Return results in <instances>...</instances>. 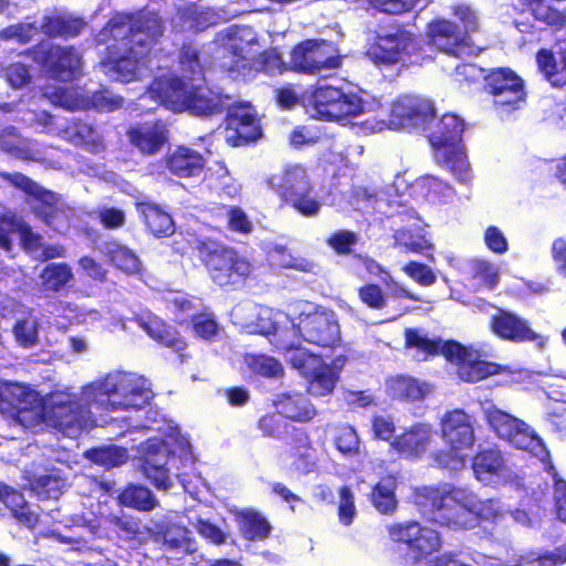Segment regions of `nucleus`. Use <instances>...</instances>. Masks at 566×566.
I'll return each mask as SVG.
<instances>
[{
	"label": "nucleus",
	"instance_id": "nucleus-51",
	"mask_svg": "<svg viewBox=\"0 0 566 566\" xmlns=\"http://www.w3.org/2000/svg\"><path fill=\"white\" fill-rule=\"evenodd\" d=\"M189 327L195 337L209 343L214 342L221 331L217 316L208 310L193 313L189 318Z\"/></svg>",
	"mask_w": 566,
	"mask_h": 566
},
{
	"label": "nucleus",
	"instance_id": "nucleus-3",
	"mask_svg": "<svg viewBox=\"0 0 566 566\" xmlns=\"http://www.w3.org/2000/svg\"><path fill=\"white\" fill-rule=\"evenodd\" d=\"M460 24L446 18H434L427 23V43L437 52L452 57L471 54L473 41L471 34L479 31L475 12L465 4L453 8Z\"/></svg>",
	"mask_w": 566,
	"mask_h": 566
},
{
	"label": "nucleus",
	"instance_id": "nucleus-39",
	"mask_svg": "<svg viewBox=\"0 0 566 566\" xmlns=\"http://www.w3.org/2000/svg\"><path fill=\"white\" fill-rule=\"evenodd\" d=\"M471 468L479 481H486L505 471V460L496 447L479 449L471 459Z\"/></svg>",
	"mask_w": 566,
	"mask_h": 566
},
{
	"label": "nucleus",
	"instance_id": "nucleus-37",
	"mask_svg": "<svg viewBox=\"0 0 566 566\" xmlns=\"http://www.w3.org/2000/svg\"><path fill=\"white\" fill-rule=\"evenodd\" d=\"M235 522L241 537L250 542L265 541L273 530L268 518L253 509L238 511Z\"/></svg>",
	"mask_w": 566,
	"mask_h": 566
},
{
	"label": "nucleus",
	"instance_id": "nucleus-1",
	"mask_svg": "<svg viewBox=\"0 0 566 566\" xmlns=\"http://www.w3.org/2000/svg\"><path fill=\"white\" fill-rule=\"evenodd\" d=\"M164 34L165 20L157 11L140 9L112 15L98 39L105 44L101 61L105 74L122 83L139 80Z\"/></svg>",
	"mask_w": 566,
	"mask_h": 566
},
{
	"label": "nucleus",
	"instance_id": "nucleus-23",
	"mask_svg": "<svg viewBox=\"0 0 566 566\" xmlns=\"http://www.w3.org/2000/svg\"><path fill=\"white\" fill-rule=\"evenodd\" d=\"M431 442V426L424 422H417L396 436L390 442V448L395 450L400 458L418 460L429 450Z\"/></svg>",
	"mask_w": 566,
	"mask_h": 566
},
{
	"label": "nucleus",
	"instance_id": "nucleus-42",
	"mask_svg": "<svg viewBox=\"0 0 566 566\" xmlns=\"http://www.w3.org/2000/svg\"><path fill=\"white\" fill-rule=\"evenodd\" d=\"M29 389L14 381L0 380V413L18 417L27 409Z\"/></svg>",
	"mask_w": 566,
	"mask_h": 566
},
{
	"label": "nucleus",
	"instance_id": "nucleus-22",
	"mask_svg": "<svg viewBox=\"0 0 566 566\" xmlns=\"http://www.w3.org/2000/svg\"><path fill=\"white\" fill-rule=\"evenodd\" d=\"M31 199V212L44 226L57 230L69 224L70 208L62 202L60 195L42 187Z\"/></svg>",
	"mask_w": 566,
	"mask_h": 566
},
{
	"label": "nucleus",
	"instance_id": "nucleus-9",
	"mask_svg": "<svg viewBox=\"0 0 566 566\" xmlns=\"http://www.w3.org/2000/svg\"><path fill=\"white\" fill-rule=\"evenodd\" d=\"M386 531L390 543L403 548L405 558L413 564L439 552L442 545L441 534L437 530L416 520L390 523Z\"/></svg>",
	"mask_w": 566,
	"mask_h": 566
},
{
	"label": "nucleus",
	"instance_id": "nucleus-61",
	"mask_svg": "<svg viewBox=\"0 0 566 566\" xmlns=\"http://www.w3.org/2000/svg\"><path fill=\"white\" fill-rule=\"evenodd\" d=\"M247 364L253 373L268 378L280 377L284 373L277 359L264 354L249 355Z\"/></svg>",
	"mask_w": 566,
	"mask_h": 566
},
{
	"label": "nucleus",
	"instance_id": "nucleus-62",
	"mask_svg": "<svg viewBox=\"0 0 566 566\" xmlns=\"http://www.w3.org/2000/svg\"><path fill=\"white\" fill-rule=\"evenodd\" d=\"M357 243L358 234L348 229L336 230L326 239V244L338 255H349Z\"/></svg>",
	"mask_w": 566,
	"mask_h": 566
},
{
	"label": "nucleus",
	"instance_id": "nucleus-36",
	"mask_svg": "<svg viewBox=\"0 0 566 566\" xmlns=\"http://www.w3.org/2000/svg\"><path fill=\"white\" fill-rule=\"evenodd\" d=\"M146 229L156 238H167L175 233L172 217L159 205L150 201L135 203Z\"/></svg>",
	"mask_w": 566,
	"mask_h": 566
},
{
	"label": "nucleus",
	"instance_id": "nucleus-12",
	"mask_svg": "<svg viewBox=\"0 0 566 566\" xmlns=\"http://www.w3.org/2000/svg\"><path fill=\"white\" fill-rule=\"evenodd\" d=\"M245 30L231 25L220 31L216 39L212 63L221 73L232 80L247 78L251 75L250 57L243 54V32Z\"/></svg>",
	"mask_w": 566,
	"mask_h": 566
},
{
	"label": "nucleus",
	"instance_id": "nucleus-27",
	"mask_svg": "<svg viewBox=\"0 0 566 566\" xmlns=\"http://www.w3.org/2000/svg\"><path fill=\"white\" fill-rule=\"evenodd\" d=\"M403 346L415 352L419 361H427L436 356H447L452 346L453 339H443L440 336L429 337L419 328L408 327L403 331Z\"/></svg>",
	"mask_w": 566,
	"mask_h": 566
},
{
	"label": "nucleus",
	"instance_id": "nucleus-25",
	"mask_svg": "<svg viewBox=\"0 0 566 566\" xmlns=\"http://www.w3.org/2000/svg\"><path fill=\"white\" fill-rule=\"evenodd\" d=\"M164 168L177 178H197L206 167L203 155L189 146L178 145L167 153L163 159Z\"/></svg>",
	"mask_w": 566,
	"mask_h": 566
},
{
	"label": "nucleus",
	"instance_id": "nucleus-5",
	"mask_svg": "<svg viewBox=\"0 0 566 566\" xmlns=\"http://www.w3.org/2000/svg\"><path fill=\"white\" fill-rule=\"evenodd\" d=\"M440 434L447 449L432 453L434 464L440 469L449 470L463 468L465 455L462 451L471 449L476 439L471 416L463 409L444 412L440 421Z\"/></svg>",
	"mask_w": 566,
	"mask_h": 566
},
{
	"label": "nucleus",
	"instance_id": "nucleus-63",
	"mask_svg": "<svg viewBox=\"0 0 566 566\" xmlns=\"http://www.w3.org/2000/svg\"><path fill=\"white\" fill-rule=\"evenodd\" d=\"M31 489L40 500L57 499L62 494V481L59 476L45 474L33 479Z\"/></svg>",
	"mask_w": 566,
	"mask_h": 566
},
{
	"label": "nucleus",
	"instance_id": "nucleus-49",
	"mask_svg": "<svg viewBox=\"0 0 566 566\" xmlns=\"http://www.w3.org/2000/svg\"><path fill=\"white\" fill-rule=\"evenodd\" d=\"M122 506L138 511H150L156 507L157 500L153 492L142 484H128L117 496Z\"/></svg>",
	"mask_w": 566,
	"mask_h": 566
},
{
	"label": "nucleus",
	"instance_id": "nucleus-14",
	"mask_svg": "<svg viewBox=\"0 0 566 566\" xmlns=\"http://www.w3.org/2000/svg\"><path fill=\"white\" fill-rule=\"evenodd\" d=\"M446 361L454 366L459 379L468 384L484 380L500 374L503 369L500 364L488 360L480 349L455 339L452 342Z\"/></svg>",
	"mask_w": 566,
	"mask_h": 566
},
{
	"label": "nucleus",
	"instance_id": "nucleus-20",
	"mask_svg": "<svg viewBox=\"0 0 566 566\" xmlns=\"http://www.w3.org/2000/svg\"><path fill=\"white\" fill-rule=\"evenodd\" d=\"M227 129L231 135L227 142L232 147H244L258 142L263 129L256 112L249 105H237L229 108L226 115Z\"/></svg>",
	"mask_w": 566,
	"mask_h": 566
},
{
	"label": "nucleus",
	"instance_id": "nucleus-59",
	"mask_svg": "<svg viewBox=\"0 0 566 566\" xmlns=\"http://www.w3.org/2000/svg\"><path fill=\"white\" fill-rule=\"evenodd\" d=\"M467 274L471 280H478L482 285L492 290L497 285L499 273L494 266L485 260L473 259L467 263Z\"/></svg>",
	"mask_w": 566,
	"mask_h": 566
},
{
	"label": "nucleus",
	"instance_id": "nucleus-43",
	"mask_svg": "<svg viewBox=\"0 0 566 566\" xmlns=\"http://www.w3.org/2000/svg\"><path fill=\"white\" fill-rule=\"evenodd\" d=\"M396 488V479L392 475H385L373 485L369 500L380 514L391 515L397 510Z\"/></svg>",
	"mask_w": 566,
	"mask_h": 566
},
{
	"label": "nucleus",
	"instance_id": "nucleus-40",
	"mask_svg": "<svg viewBox=\"0 0 566 566\" xmlns=\"http://www.w3.org/2000/svg\"><path fill=\"white\" fill-rule=\"evenodd\" d=\"M386 390L391 399L417 401L424 398L427 385L409 375H395L386 379Z\"/></svg>",
	"mask_w": 566,
	"mask_h": 566
},
{
	"label": "nucleus",
	"instance_id": "nucleus-52",
	"mask_svg": "<svg viewBox=\"0 0 566 566\" xmlns=\"http://www.w3.org/2000/svg\"><path fill=\"white\" fill-rule=\"evenodd\" d=\"M474 514L478 517V525L483 522H490L494 525L491 535L502 534L505 528L504 522L509 518L507 512L501 509L499 502L493 499L474 503Z\"/></svg>",
	"mask_w": 566,
	"mask_h": 566
},
{
	"label": "nucleus",
	"instance_id": "nucleus-35",
	"mask_svg": "<svg viewBox=\"0 0 566 566\" xmlns=\"http://www.w3.org/2000/svg\"><path fill=\"white\" fill-rule=\"evenodd\" d=\"M85 27L83 18L59 13L44 15L40 30L49 39L69 40L78 36Z\"/></svg>",
	"mask_w": 566,
	"mask_h": 566
},
{
	"label": "nucleus",
	"instance_id": "nucleus-24",
	"mask_svg": "<svg viewBox=\"0 0 566 566\" xmlns=\"http://www.w3.org/2000/svg\"><path fill=\"white\" fill-rule=\"evenodd\" d=\"M484 420L490 429L503 440L518 444L530 436V427L522 419L502 410L494 403L483 408Z\"/></svg>",
	"mask_w": 566,
	"mask_h": 566
},
{
	"label": "nucleus",
	"instance_id": "nucleus-47",
	"mask_svg": "<svg viewBox=\"0 0 566 566\" xmlns=\"http://www.w3.org/2000/svg\"><path fill=\"white\" fill-rule=\"evenodd\" d=\"M163 546L166 551H171L181 555L192 554L195 548L190 531L180 524H168L161 531Z\"/></svg>",
	"mask_w": 566,
	"mask_h": 566
},
{
	"label": "nucleus",
	"instance_id": "nucleus-45",
	"mask_svg": "<svg viewBox=\"0 0 566 566\" xmlns=\"http://www.w3.org/2000/svg\"><path fill=\"white\" fill-rule=\"evenodd\" d=\"M40 280L43 291L59 293L74 280V274L70 264L52 262L42 269Z\"/></svg>",
	"mask_w": 566,
	"mask_h": 566
},
{
	"label": "nucleus",
	"instance_id": "nucleus-64",
	"mask_svg": "<svg viewBox=\"0 0 566 566\" xmlns=\"http://www.w3.org/2000/svg\"><path fill=\"white\" fill-rule=\"evenodd\" d=\"M256 428L263 437L281 440L289 432V424L285 423L279 413L270 412L261 416Z\"/></svg>",
	"mask_w": 566,
	"mask_h": 566
},
{
	"label": "nucleus",
	"instance_id": "nucleus-60",
	"mask_svg": "<svg viewBox=\"0 0 566 566\" xmlns=\"http://www.w3.org/2000/svg\"><path fill=\"white\" fill-rule=\"evenodd\" d=\"M423 197L430 202H443L452 195V187L431 175L423 176L419 181Z\"/></svg>",
	"mask_w": 566,
	"mask_h": 566
},
{
	"label": "nucleus",
	"instance_id": "nucleus-58",
	"mask_svg": "<svg viewBox=\"0 0 566 566\" xmlns=\"http://www.w3.org/2000/svg\"><path fill=\"white\" fill-rule=\"evenodd\" d=\"M536 63L538 71L554 86H563L566 84V76L560 74L559 62H557L552 50L542 48L536 53Z\"/></svg>",
	"mask_w": 566,
	"mask_h": 566
},
{
	"label": "nucleus",
	"instance_id": "nucleus-34",
	"mask_svg": "<svg viewBox=\"0 0 566 566\" xmlns=\"http://www.w3.org/2000/svg\"><path fill=\"white\" fill-rule=\"evenodd\" d=\"M62 132L64 138L74 146L94 154L104 149V139L97 126L85 119L75 118L70 120Z\"/></svg>",
	"mask_w": 566,
	"mask_h": 566
},
{
	"label": "nucleus",
	"instance_id": "nucleus-26",
	"mask_svg": "<svg viewBox=\"0 0 566 566\" xmlns=\"http://www.w3.org/2000/svg\"><path fill=\"white\" fill-rule=\"evenodd\" d=\"M136 322L150 338L175 352L180 363L190 358V355L186 353L187 342L175 327L154 315L147 318L138 317Z\"/></svg>",
	"mask_w": 566,
	"mask_h": 566
},
{
	"label": "nucleus",
	"instance_id": "nucleus-7",
	"mask_svg": "<svg viewBox=\"0 0 566 566\" xmlns=\"http://www.w3.org/2000/svg\"><path fill=\"white\" fill-rule=\"evenodd\" d=\"M421 49L418 35L400 22H391L378 27L367 54L376 65L389 66L419 53Z\"/></svg>",
	"mask_w": 566,
	"mask_h": 566
},
{
	"label": "nucleus",
	"instance_id": "nucleus-50",
	"mask_svg": "<svg viewBox=\"0 0 566 566\" xmlns=\"http://www.w3.org/2000/svg\"><path fill=\"white\" fill-rule=\"evenodd\" d=\"M106 256L109 263L126 275H139L143 273V263L138 255L129 248L114 244L107 249Z\"/></svg>",
	"mask_w": 566,
	"mask_h": 566
},
{
	"label": "nucleus",
	"instance_id": "nucleus-4",
	"mask_svg": "<svg viewBox=\"0 0 566 566\" xmlns=\"http://www.w3.org/2000/svg\"><path fill=\"white\" fill-rule=\"evenodd\" d=\"M270 188L280 198V207L290 208L305 218L316 217L322 208L307 168L290 164L268 178Z\"/></svg>",
	"mask_w": 566,
	"mask_h": 566
},
{
	"label": "nucleus",
	"instance_id": "nucleus-57",
	"mask_svg": "<svg viewBox=\"0 0 566 566\" xmlns=\"http://www.w3.org/2000/svg\"><path fill=\"white\" fill-rule=\"evenodd\" d=\"M286 352H291L289 357L290 365L298 370L304 377L310 376L322 364V356L313 354L301 346L292 344L284 347Z\"/></svg>",
	"mask_w": 566,
	"mask_h": 566
},
{
	"label": "nucleus",
	"instance_id": "nucleus-32",
	"mask_svg": "<svg viewBox=\"0 0 566 566\" xmlns=\"http://www.w3.org/2000/svg\"><path fill=\"white\" fill-rule=\"evenodd\" d=\"M276 412L292 422L307 423L317 415L315 406L302 392H283L274 400Z\"/></svg>",
	"mask_w": 566,
	"mask_h": 566
},
{
	"label": "nucleus",
	"instance_id": "nucleus-29",
	"mask_svg": "<svg viewBox=\"0 0 566 566\" xmlns=\"http://www.w3.org/2000/svg\"><path fill=\"white\" fill-rule=\"evenodd\" d=\"M459 497L452 502L451 505H447L442 513L433 516L432 520L448 528L458 530H471L478 525V517L474 514V503L470 500L467 492L459 488Z\"/></svg>",
	"mask_w": 566,
	"mask_h": 566
},
{
	"label": "nucleus",
	"instance_id": "nucleus-13",
	"mask_svg": "<svg viewBox=\"0 0 566 566\" xmlns=\"http://www.w3.org/2000/svg\"><path fill=\"white\" fill-rule=\"evenodd\" d=\"M342 61L343 57L332 42L306 39L292 49L290 70L300 74L314 75L324 70L340 67Z\"/></svg>",
	"mask_w": 566,
	"mask_h": 566
},
{
	"label": "nucleus",
	"instance_id": "nucleus-11",
	"mask_svg": "<svg viewBox=\"0 0 566 566\" xmlns=\"http://www.w3.org/2000/svg\"><path fill=\"white\" fill-rule=\"evenodd\" d=\"M25 54L39 64L46 75L59 82H70L82 71V55L73 45L39 42Z\"/></svg>",
	"mask_w": 566,
	"mask_h": 566
},
{
	"label": "nucleus",
	"instance_id": "nucleus-53",
	"mask_svg": "<svg viewBox=\"0 0 566 566\" xmlns=\"http://www.w3.org/2000/svg\"><path fill=\"white\" fill-rule=\"evenodd\" d=\"M250 65L252 69L250 77H254L259 73L282 74L290 70V65L283 61L276 49L263 50L256 56L250 59Z\"/></svg>",
	"mask_w": 566,
	"mask_h": 566
},
{
	"label": "nucleus",
	"instance_id": "nucleus-28",
	"mask_svg": "<svg viewBox=\"0 0 566 566\" xmlns=\"http://www.w3.org/2000/svg\"><path fill=\"white\" fill-rule=\"evenodd\" d=\"M19 233L21 244L27 250L40 247L42 237L34 232L32 227L13 211L0 213V248L7 252L12 250L10 233Z\"/></svg>",
	"mask_w": 566,
	"mask_h": 566
},
{
	"label": "nucleus",
	"instance_id": "nucleus-54",
	"mask_svg": "<svg viewBox=\"0 0 566 566\" xmlns=\"http://www.w3.org/2000/svg\"><path fill=\"white\" fill-rule=\"evenodd\" d=\"M308 379V390L314 396H326L329 395L338 380V371L333 366L322 364L306 377Z\"/></svg>",
	"mask_w": 566,
	"mask_h": 566
},
{
	"label": "nucleus",
	"instance_id": "nucleus-56",
	"mask_svg": "<svg viewBox=\"0 0 566 566\" xmlns=\"http://www.w3.org/2000/svg\"><path fill=\"white\" fill-rule=\"evenodd\" d=\"M334 447L344 457L353 458L360 453V440L356 429L349 423L336 427Z\"/></svg>",
	"mask_w": 566,
	"mask_h": 566
},
{
	"label": "nucleus",
	"instance_id": "nucleus-15",
	"mask_svg": "<svg viewBox=\"0 0 566 566\" xmlns=\"http://www.w3.org/2000/svg\"><path fill=\"white\" fill-rule=\"evenodd\" d=\"M44 415L48 423L56 430L75 433L86 427L90 410L75 395L57 392L50 397Z\"/></svg>",
	"mask_w": 566,
	"mask_h": 566
},
{
	"label": "nucleus",
	"instance_id": "nucleus-6",
	"mask_svg": "<svg viewBox=\"0 0 566 566\" xmlns=\"http://www.w3.org/2000/svg\"><path fill=\"white\" fill-rule=\"evenodd\" d=\"M91 394L95 401L108 403L112 410L143 409L150 402L151 390L145 380L133 374L116 371L107 374L103 379L91 384Z\"/></svg>",
	"mask_w": 566,
	"mask_h": 566
},
{
	"label": "nucleus",
	"instance_id": "nucleus-48",
	"mask_svg": "<svg viewBox=\"0 0 566 566\" xmlns=\"http://www.w3.org/2000/svg\"><path fill=\"white\" fill-rule=\"evenodd\" d=\"M178 64L186 82L203 81L205 67L200 61V51L192 43H182L179 49Z\"/></svg>",
	"mask_w": 566,
	"mask_h": 566
},
{
	"label": "nucleus",
	"instance_id": "nucleus-55",
	"mask_svg": "<svg viewBox=\"0 0 566 566\" xmlns=\"http://www.w3.org/2000/svg\"><path fill=\"white\" fill-rule=\"evenodd\" d=\"M85 458L91 462L111 469L128 461V451L124 447L107 446L88 449Z\"/></svg>",
	"mask_w": 566,
	"mask_h": 566
},
{
	"label": "nucleus",
	"instance_id": "nucleus-46",
	"mask_svg": "<svg viewBox=\"0 0 566 566\" xmlns=\"http://www.w3.org/2000/svg\"><path fill=\"white\" fill-rule=\"evenodd\" d=\"M437 163L448 169L458 179H468L469 163L460 144L433 149Z\"/></svg>",
	"mask_w": 566,
	"mask_h": 566
},
{
	"label": "nucleus",
	"instance_id": "nucleus-18",
	"mask_svg": "<svg viewBox=\"0 0 566 566\" xmlns=\"http://www.w3.org/2000/svg\"><path fill=\"white\" fill-rule=\"evenodd\" d=\"M166 98L171 104L198 116H210L222 112L221 102L217 96L207 95L200 86L179 77L169 80Z\"/></svg>",
	"mask_w": 566,
	"mask_h": 566
},
{
	"label": "nucleus",
	"instance_id": "nucleus-17",
	"mask_svg": "<svg viewBox=\"0 0 566 566\" xmlns=\"http://www.w3.org/2000/svg\"><path fill=\"white\" fill-rule=\"evenodd\" d=\"M293 328L303 340L321 346L334 347L340 339L339 326L332 312L315 308L312 312H301Z\"/></svg>",
	"mask_w": 566,
	"mask_h": 566
},
{
	"label": "nucleus",
	"instance_id": "nucleus-19",
	"mask_svg": "<svg viewBox=\"0 0 566 566\" xmlns=\"http://www.w3.org/2000/svg\"><path fill=\"white\" fill-rule=\"evenodd\" d=\"M489 328L502 340L511 343H533L539 349H543L548 342L547 336H543L532 328L530 321L505 308H497L496 312L491 315Z\"/></svg>",
	"mask_w": 566,
	"mask_h": 566
},
{
	"label": "nucleus",
	"instance_id": "nucleus-21",
	"mask_svg": "<svg viewBox=\"0 0 566 566\" xmlns=\"http://www.w3.org/2000/svg\"><path fill=\"white\" fill-rule=\"evenodd\" d=\"M436 117L433 105L417 96H398L390 105L389 122L399 127L427 126Z\"/></svg>",
	"mask_w": 566,
	"mask_h": 566
},
{
	"label": "nucleus",
	"instance_id": "nucleus-44",
	"mask_svg": "<svg viewBox=\"0 0 566 566\" xmlns=\"http://www.w3.org/2000/svg\"><path fill=\"white\" fill-rule=\"evenodd\" d=\"M0 501L11 511L13 517L27 527L32 528L39 523V516L30 510L28 502L20 491L3 484Z\"/></svg>",
	"mask_w": 566,
	"mask_h": 566
},
{
	"label": "nucleus",
	"instance_id": "nucleus-2",
	"mask_svg": "<svg viewBox=\"0 0 566 566\" xmlns=\"http://www.w3.org/2000/svg\"><path fill=\"white\" fill-rule=\"evenodd\" d=\"M196 250L211 281L222 289L239 290L253 275L252 262L231 245L203 239L197 242Z\"/></svg>",
	"mask_w": 566,
	"mask_h": 566
},
{
	"label": "nucleus",
	"instance_id": "nucleus-30",
	"mask_svg": "<svg viewBox=\"0 0 566 566\" xmlns=\"http://www.w3.org/2000/svg\"><path fill=\"white\" fill-rule=\"evenodd\" d=\"M459 488L440 484V485H423L416 488L412 497L416 506L423 513H430L433 516L442 513L447 505H451L457 501Z\"/></svg>",
	"mask_w": 566,
	"mask_h": 566
},
{
	"label": "nucleus",
	"instance_id": "nucleus-41",
	"mask_svg": "<svg viewBox=\"0 0 566 566\" xmlns=\"http://www.w3.org/2000/svg\"><path fill=\"white\" fill-rule=\"evenodd\" d=\"M524 9L545 28L560 31L566 27V11L552 6L547 0H521Z\"/></svg>",
	"mask_w": 566,
	"mask_h": 566
},
{
	"label": "nucleus",
	"instance_id": "nucleus-38",
	"mask_svg": "<svg viewBox=\"0 0 566 566\" xmlns=\"http://www.w3.org/2000/svg\"><path fill=\"white\" fill-rule=\"evenodd\" d=\"M464 130L463 120L454 114H444L437 122L428 139L432 149L460 144Z\"/></svg>",
	"mask_w": 566,
	"mask_h": 566
},
{
	"label": "nucleus",
	"instance_id": "nucleus-10",
	"mask_svg": "<svg viewBox=\"0 0 566 566\" xmlns=\"http://www.w3.org/2000/svg\"><path fill=\"white\" fill-rule=\"evenodd\" d=\"M482 92L492 98L496 109L505 113L520 109L527 97L525 81L509 66L486 69Z\"/></svg>",
	"mask_w": 566,
	"mask_h": 566
},
{
	"label": "nucleus",
	"instance_id": "nucleus-8",
	"mask_svg": "<svg viewBox=\"0 0 566 566\" xmlns=\"http://www.w3.org/2000/svg\"><path fill=\"white\" fill-rule=\"evenodd\" d=\"M306 99L307 106L323 120L352 119L365 112V102L357 93L334 85L311 86Z\"/></svg>",
	"mask_w": 566,
	"mask_h": 566
},
{
	"label": "nucleus",
	"instance_id": "nucleus-33",
	"mask_svg": "<svg viewBox=\"0 0 566 566\" xmlns=\"http://www.w3.org/2000/svg\"><path fill=\"white\" fill-rule=\"evenodd\" d=\"M126 135L129 143L144 155L158 153L168 142V130L159 122L130 127Z\"/></svg>",
	"mask_w": 566,
	"mask_h": 566
},
{
	"label": "nucleus",
	"instance_id": "nucleus-16",
	"mask_svg": "<svg viewBox=\"0 0 566 566\" xmlns=\"http://www.w3.org/2000/svg\"><path fill=\"white\" fill-rule=\"evenodd\" d=\"M175 452L163 438L151 437L140 448L139 469L144 476L158 490H168L171 480L168 469Z\"/></svg>",
	"mask_w": 566,
	"mask_h": 566
},
{
	"label": "nucleus",
	"instance_id": "nucleus-31",
	"mask_svg": "<svg viewBox=\"0 0 566 566\" xmlns=\"http://www.w3.org/2000/svg\"><path fill=\"white\" fill-rule=\"evenodd\" d=\"M287 441L289 457L298 473L307 474L316 468L315 449L308 432L303 428L292 427Z\"/></svg>",
	"mask_w": 566,
	"mask_h": 566
}]
</instances>
